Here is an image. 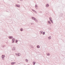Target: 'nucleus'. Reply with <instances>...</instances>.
<instances>
[{"label": "nucleus", "instance_id": "nucleus-4", "mask_svg": "<svg viewBox=\"0 0 65 65\" xmlns=\"http://www.w3.org/2000/svg\"><path fill=\"white\" fill-rule=\"evenodd\" d=\"M35 6H36V8H37V9L38 8V6H37V5H36Z\"/></svg>", "mask_w": 65, "mask_h": 65}, {"label": "nucleus", "instance_id": "nucleus-28", "mask_svg": "<svg viewBox=\"0 0 65 65\" xmlns=\"http://www.w3.org/2000/svg\"><path fill=\"white\" fill-rule=\"evenodd\" d=\"M3 46L4 47V46H5V45Z\"/></svg>", "mask_w": 65, "mask_h": 65}, {"label": "nucleus", "instance_id": "nucleus-3", "mask_svg": "<svg viewBox=\"0 0 65 65\" xmlns=\"http://www.w3.org/2000/svg\"><path fill=\"white\" fill-rule=\"evenodd\" d=\"M5 57V55H3L2 56V58H4Z\"/></svg>", "mask_w": 65, "mask_h": 65}, {"label": "nucleus", "instance_id": "nucleus-30", "mask_svg": "<svg viewBox=\"0 0 65 65\" xmlns=\"http://www.w3.org/2000/svg\"><path fill=\"white\" fill-rule=\"evenodd\" d=\"M2 60H4V59H3V58Z\"/></svg>", "mask_w": 65, "mask_h": 65}, {"label": "nucleus", "instance_id": "nucleus-23", "mask_svg": "<svg viewBox=\"0 0 65 65\" xmlns=\"http://www.w3.org/2000/svg\"><path fill=\"white\" fill-rule=\"evenodd\" d=\"M26 62H28V60L27 59H26Z\"/></svg>", "mask_w": 65, "mask_h": 65}, {"label": "nucleus", "instance_id": "nucleus-16", "mask_svg": "<svg viewBox=\"0 0 65 65\" xmlns=\"http://www.w3.org/2000/svg\"><path fill=\"white\" fill-rule=\"evenodd\" d=\"M20 30L21 31H23V28H21L20 29Z\"/></svg>", "mask_w": 65, "mask_h": 65}, {"label": "nucleus", "instance_id": "nucleus-1", "mask_svg": "<svg viewBox=\"0 0 65 65\" xmlns=\"http://www.w3.org/2000/svg\"><path fill=\"white\" fill-rule=\"evenodd\" d=\"M31 18L32 19L34 20L35 21V20H36V18H34V17H32Z\"/></svg>", "mask_w": 65, "mask_h": 65}, {"label": "nucleus", "instance_id": "nucleus-11", "mask_svg": "<svg viewBox=\"0 0 65 65\" xmlns=\"http://www.w3.org/2000/svg\"><path fill=\"white\" fill-rule=\"evenodd\" d=\"M48 23L49 24H51V23L50 22V21H48Z\"/></svg>", "mask_w": 65, "mask_h": 65}, {"label": "nucleus", "instance_id": "nucleus-5", "mask_svg": "<svg viewBox=\"0 0 65 65\" xmlns=\"http://www.w3.org/2000/svg\"><path fill=\"white\" fill-rule=\"evenodd\" d=\"M37 48H40V46H39V45H37Z\"/></svg>", "mask_w": 65, "mask_h": 65}, {"label": "nucleus", "instance_id": "nucleus-25", "mask_svg": "<svg viewBox=\"0 0 65 65\" xmlns=\"http://www.w3.org/2000/svg\"><path fill=\"white\" fill-rule=\"evenodd\" d=\"M51 23H52L53 24V21H51Z\"/></svg>", "mask_w": 65, "mask_h": 65}, {"label": "nucleus", "instance_id": "nucleus-7", "mask_svg": "<svg viewBox=\"0 0 65 65\" xmlns=\"http://www.w3.org/2000/svg\"><path fill=\"white\" fill-rule=\"evenodd\" d=\"M12 40L13 41H14L15 40V39H14V38H13L12 39Z\"/></svg>", "mask_w": 65, "mask_h": 65}, {"label": "nucleus", "instance_id": "nucleus-21", "mask_svg": "<svg viewBox=\"0 0 65 65\" xmlns=\"http://www.w3.org/2000/svg\"><path fill=\"white\" fill-rule=\"evenodd\" d=\"M15 63V62H13V64H14Z\"/></svg>", "mask_w": 65, "mask_h": 65}, {"label": "nucleus", "instance_id": "nucleus-15", "mask_svg": "<svg viewBox=\"0 0 65 65\" xmlns=\"http://www.w3.org/2000/svg\"><path fill=\"white\" fill-rule=\"evenodd\" d=\"M40 33H41V34H42V32H43V31H41L40 32Z\"/></svg>", "mask_w": 65, "mask_h": 65}, {"label": "nucleus", "instance_id": "nucleus-27", "mask_svg": "<svg viewBox=\"0 0 65 65\" xmlns=\"http://www.w3.org/2000/svg\"><path fill=\"white\" fill-rule=\"evenodd\" d=\"M16 43L18 42V41L16 40Z\"/></svg>", "mask_w": 65, "mask_h": 65}, {"label": "nucleus", "instance_id": "nucleus-13", "mask_svg": "<svg viewBox=\"0 0 65 65\" xmlns=\"http://www.w3.org/2000/svg\"><path fill=\"white\" fill-rule=\"evenodd\" d=\"M35 21H36V22H38V20H37V19H35Z\"/></svg>", "mask_w": 65, "mask_h": 65}, {"label": "nucleus", "instance_id": "nucleus-6", "mask_svg": "<svg viewBox=\"0 0 65 65\" xmlns=\"http://www.w3.org/2000/svg\"><path fill=\"white\" fill-rule=\"evenodd\" d=\"M48 6H49V5H48V4H47V5H46V7H48Z\"/></svg>", "mask_w": 65, "mask_h": 65}, {"label": "nucleus", "instance_id": "nucleus-12", "mask_svg": "<svg viewBox=\"0 0 65 65\" xmlns=\"http://www.w3.org/2000/svg\"><path fill=\"white\" fill-rule=\"evenodd\" d=\"M47 56H50V54L49 53H46Z\"/></svg>", "mask_w": 65, "mask_h": 65}, {"label": "nucleus", "instance_id": "nucleus-14", "mask_svg": "<svg viewBox=\"0 0 65 65\" xmlns=\"http://www.w3.org/2000/svg\"><path fill=\"white\" fill-rule=\"evenodd\" d=\"M16 6H17V7H20V5H16Z\"/></svg>", "mask_w": 65, "mask_h": 65}, {"label": "nucleus", "instance_id": "nucleus-31", "mask_svg": "<svg viewBox=\"0 0 65 65\" xmlns=\"http://www.w3.org/2000/svg\"><path fill=\"white\" fill-rule=\"evenodd\" d=\"M21 1H22V0H21Z\"/></svg>", "mask_w": 65, "mask_h": 65}, {"label": "nucleus", "instance_id": "nucleus-26", "mask_svg": "<svg viewBox=\"0 0 65 65\" xmlns=\"http://www.w3.org/2000/svg\"><path fill=\"white\" fill-rule=\"evenodd\" d=\"M11 65H12V64H13V62L11 63Z\"/></svg>", "mask_w": 65, "mask_h": 65}, {"label": "nucleus", "instance_id": "nucleus-20", "mask_svg": "<svg viewBox=\"0 0 65 65\" xmlns=\"http://www.w3.org/2000/svg\"><path fill=\"white\" fill-rule=\"evenodd\" d=\"M50 21H52V20H51V18L50 17Z\"/></svg>", "mask_w": 65, "mask_h": 65}, {"label": "nucleus", "instance_id": "nucleus-8", "mask_svg": "<svg viewBox=\"0 0 65 65\" xmlns=\"http://www.w3.org/2000/svg\"><path fill=\"white\" fill-rule=\"evenodd\" d=\"M33 11H34V12H36V13H37V12H36V11H35V10H32Z\"/></svg>", "mask_w": 65, "mask_h": 65}, {"label": "nucleus", "instance_id": "nucleus-17", "mask_svg": "<svg viewBox=\"0 0 65 65\" xmlns=\"http://www.w3.org/2000/svg\"><path fill=\"white\" fill-rule=\"evenodd\" d=\"M51 37L50 36L48 38V39H51Z\"/></svg>", "mask_w": 65, "mask_h": 65}, {"label": "nucleus", "instance_id": "nucleus-29", "mask_svg": "<svg viewBox=\"0 0 65 65\" xmlns=\"http://www.w3.org/2000/svg\"><path fill=\"white\" fill-rule=\"evenodd\" d=\"M14 42V41H13L12 42V43H13Z\"/></svg>", "mask_w": 65, "mask_h": 65}, {"label": "nucleus", "instance_id": "nucleus-9", "mask_svg": "<svg viewBox=\"0 0 65 65\" xmlns=\"http://www.w3.org/2000/svg\"><path fill=\"white\" fill-rule=\"evenodd\" d=\"M35 62H34V61H33V65H35Z\"/></svg>", "mask_w": 65, "mask_h": 65}, {"label": "nucleus", "instance_id": "nucleus-22", "mask_svg": "<svg viewBox=\"0 0 65 65\" xmlns=\"http://www.w3.org/2000/svg\"><path fill=\"white\" fill-rule=\"evenodd\" d=\"M18 55V56H20L19 55V54H16V55Z\"/></svg>", "mask_w": 65, "mask_h": 65}, {"label": "nucleus", "instance_id": "nucleus-10", "mask_svg": "<svg viewBox=\"0 0 65 65\" xmlns=\"http://www.w3.org/2000/svg\"><path fill=\"white\" fill-rule=\"evenodd\" d=\"M15 48L13 47V48H12V50H13V51H14V50H15Z\"/></svg>", "mask_w": 65, "mask_h": 65}, {"label": "nucleus", "instance_id": "nucleus-19", "mask_svg": "<svg viewBox=\"0 0 65 65\" xmlns=\"http://www.w3.org/2000/svg\"><path fill=\"white\" fill-rule=\"evenodd\" d=\"M44 34H45V32H43V35H44Z\"/></svg>", "mask_w": 65, "mask_h": 65}, {"label": "nucleus", "instance_id": "nucleus-18", "mask_svg": "<svg viewBox=\"0 0 65 65\" xmlns=\"http://www.w3.org/2000/svg\"><path fill=\"white\" fill-rule=\"evenodd\" d=\"M31 25H34V23H31Z\"/></svg>", "mask_w": 65, "mask_h": 65}, {"label": "nucleus", "instance_id": "nucleus-24", "mask_svg": "<svg viewBox=\"0 0 65 65\" xmlns=\"http://www.w3.org/2000/svg\"><path fill=\"white\" fill-rule=\"evenodd\" d=\"M31 48H33V46H31Z\"/></svg>", "mask_w": 65, "mask_h": 65}, {"label": "nucleus", "instance_id": "nucleus-2", "mask_svg": "<svg viewBox=\"0 0 65 65\" xmlns=\"http://www.w3.org/2000/svg\"><path fill=\"white\" fill-rule=\"evenodd\" d=\"M9 38H10V39H12V38H13L12 37H11V36H9Z\"/></svg>", "mask_w": 65, "mask_h": 65}]
</instances>
